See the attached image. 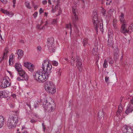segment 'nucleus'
I'll return each instance as SVG.
<instances>
[{
  "instance_id": "1",
  "label": "nucleus",
  "mask_w": 133,
  "mask_h": 133,
  "mask_svg": "<svg viewBox=\"0 0 133 133\" xmlns=\"http://www.w3.org/2000/svg\"><path fill=\"white\" fill-rule=\"evenodd\" d=\"M52 67V65L47 60H44L43 63L42 67L43 70L41 72V76H42V78L44 80L43 81H41L40 83H44L48 79L51 73Z\"/></svg>"
},
{
  "instance_id": "2",
  "label": "nucleus",
  "mask_w": 133,
  "mask_h": 133,
  "mask_svg": "<svg viewBox=\"0 0 133 133\" xmlns=\"http://www.w3.org/2000/svg\"><path fill=\"white\" fill-rule=\"evenodd\" d=\"M13 114L10 116L7 122V126L9 129L15 128L18 122V111H13Z\"/></svg>"
},
{
  "instance_id": "3",
  "label": "nucleus",
  "mask_w": 133,
  "mask_h": 133,
  "mask_svg": "<svg viewBox=\"0 0 133 133\" xmlns=\"http://www.w3.org/2000/svg\"><path fill=\"white\" fill-rule=\"evenodd\" d=\"M92 22L95 29L97 30L99 28L102 32L103 31V25L102 20L98 17L96 11H93L92 14Z\"/></svg>"
},
{
  "instance_id": "4",
  "label": "nucleus",
  "mask_w": 133,
  "mask_h": 133,
  "mask_svg": "<svg viewBox=\"0 0 133 133\" xmlns=\"http://www.w3.org/2000/svg\"><path fill=\"white\" fill-rule=\"evenodd\" d=\"M46 101L45 103L43 104L44 109L45 110H47L49 112H52L54 110V108L52 106V104H53V105L55 106L53 101L52 98H50L46 100Z\"/></svg>"
},
{
  "instance_id": "5",
  "label": "nucleus",
  "mask_w": 133,
  "mask_h": 133,
  "mask_svg": "<svg viewBox=\"0 0 133 133\" xmlns=\"http://www.w3.org/2000/svg\"><path fill=\"white\" fill-rule=\"evenodd\" d=\"M1 87L3 89L5 88L11 86V81L8 76H6L1 79Z\"/></svg>"
},
{
  "instance_id": "6",
  "label": "nucleus",
  "mask_w": 133,
  "mask_h": 133,
  "mask_svg": "<svg viewBox=\"0 0 133 133\" xmlns=\"http://www.w3.org/2000/svg\"><path fill=\"white\" fill-rule=\"evenodd\" d=\"M54 39L53 37L49 38L47 39V44L49 51L50 52H55L56 48L54 46Z\"/></svg>"
},
{
  "instance_id": "7",
  "label": "nucleus",
  "mask_w": 133,
  "mask_h": 133,
  "mask_svg": "<svg viewBox=\"0 0 133 133\" xmlns=\"http://www.w3.org/2000/svg\"><path fill=\"white\" fill-rule=\"evenodd\" d=\"M76 7H74L72 8V11L73 13V15L72 17L74 25L75 27L77 28V26L76 24V22L78 20V17L76 13Z\"/></svg>"
},
{
  "instance_id": "8",
  "label": "nucleus",
  "mask_w": 133,
  "mask_h": 133,
  "mask_svg": "<svg viewBox=\"0 0 133 133\" xmlns=\"http://www.w3.org/2000/svg\"><path fill=\"white\" fill-rule=\"evenodd\" d=\"M41 73L37 71L34 72L33 74V77L34 79L37 81L41 82V81H44V79L42 78V76H41Z\"/></svg>"
},
{
  "instance_id": "9",
  "label": "nucleus",
  "mask_w": 133,
  "mask_h": 133,
  "mask_svg": "<svg viewBox=\"0 0 133 133\" xmlns=\"http://www.w3.org/2000/svg\"><path fill=\"white\" fill-rule=\"evenodd\" d=\"M72 61H71V63L72 65H74L75 63V61H76V64L77 66L81 67L82 65V60L80 58L78 57H76L75 59V58H73L72 57L71 58Z\"/></svg>"
},
{
  "instance_id": "10",
  "label": "nucleus",
  "mask_w": 133,
  "mask_h": 133,
  "mask_svg": "<svg viewBox=\"0 0 133 133\" xmlns=\"http://www.w3.org/2000/svg\"><path fill=\"white\" fill-rule=\"evenodd\" d=\"M54 85L52 82L50 81H47L46 82L44 88L46 91L47 92H50V89H51V88Z\"/></svg>"
},
{
  "instance_id": "11",
  "label": "nucleus",
  "mask_w": 133,
  "mask_h": 133,
  "mask_svg": "<svg viewBox=\"0 0 133 133\" xmlns=\"http://www.w3.org/2000/svg\"><path fill=\"white\" fill-rule=\"evenodd\" d=\"M123 132L124 133H133V129L129 126H125L123 127Z\"/></svg>"
},
{
  "instance_id": "12",
  "label": "nucleus",
  "mask_w": 133,
  "mask_h": 133,
  "mask_svg": "<svg viewBox=\"0 0 133 133\" xmlns=\"http://www.w3.org/2000/svg\"><path fill=\"white\" fill-rule=\"evenodd\" d=\"M24 65L30 71H32L34 70V65L28 62H26L24 63Z\"/></svg>"
},
{
  "instance_id": "13",
  "label": "nucleus",
  "mask_w": 133,
  "mask_h": 133,
  "mask_svg": "<svg viewBox=\"0 0 133 133\" xmlns=\"http://www.w3.org/2000/svg\"><path fill=\"white\" fill-rule=\"evenodd\" d=\"M19 75L24 79V80H27L28 79V76L26 74L25 72L21 69L18 71Z\"/></svg>"
},
{
  "instance_id": "14",
  "label": "nucleus",
  "mask_w": 133,
  "mask_h": 133,
  "mask_svg": "<svg viewBox=\"0 0 133 133\" xmlns=\"http://www.w3.org/2000/svg\"><path fill=\"white\" fill-rule=\"evenodd\" d=\"M114 60L116 61L118 58L119 55V50L117 47L116 48L114 51Z\"/></svg>"
},
{
  "instance_id": "15",
  "label": "nucleus",
  "mask_w": 133,
  "mask_h": 133,
  "mask_svg": "<svg viewBox=\"0 0 133 133\" xmlns=\"http://www.w3.org/2000/svg\"><path fill=\"white\" fill-rule=\"evenodd\" d=\"M133 111V105L130 103L127 107L125 111V113L128 114L132 112Z\"/></svg>"
},
{
  "instance_id": "16",
  "label": "nucleus",
  "mask_w": 133,
  "mask_h": 133,
  "mask_svg": "<svg viewBox=\"0 0 133 133\" xmlns=\"http://www.w3.org/2000/svg\"><path fill=\"white\" fill-rule=\"evenodd\" d=\"M126 24L123 23L121 26V31L123 34L125 33H128L129 32L128 30H127Z\"/></svg>"
},
{
  "instance_id": "17",
  "label": "nucleus",
  "mask_w": 133,
  "mask_h": 133,
  "mask_svg": "<svg viewBox=\"0 0 133 133\" xmlns=\"http://www.w3.org/2000/svg\"><path fill=\"white\" fill-rule=\"evenodd\" d=\"M1 11L3 13L6 14V15L9 16L10 17H12L14 15V14L11 12H9L7 10H4L2 9H1Z\"/></svg>"
},
{
  "instance_id": "18",
  "label": "nucleus",
  "mask_w": 133,
  "mask_h": 133,
  "mask_svg": "<svg viewBox=\"0 0 133 133\" xmlns=\"http://www.w3.org/2000/svg\"><path fill=\"white\" fill-rule=\"evenodd\" d=\"M17 53L18 55V59L19 60L21 59L23 55V51L21 49H18L17 51Z\"/></svg>"
},
{
  "instance_id": "19",
  "label": "nucleus",
  "mask_w": 133,
  "mask_h": 133,
  "mask_svg": "<svg viewBox=\"0 0 133 133\" xmlns=\"http://www.w3.org/2000/svg\"><path fill=\"white\" fill-rule=\"evenodd\" d=\"M8 47H6L5 49L3 51V57L5 58V59L7 57V54L8 53Z\"/></svg>"
},
{
  "instance_id": "20",
  "label": "nucleus",
  "mask_w": 133,
  "mask_h": 133,
  "mask_svg": "<svg viewBox=\"0 0 133 133\" xmlns=\"http://www.w3.org/2000/svg\"><path fill=\"white\" fill-rule=\"evenodd\" d=\"M4 121V118L2 116H0V128L3 126Z\"/></svg>"
},
{
  "instance_id": "21",
  "label": "nucleus",
  "mask_w": 133,
  "mask_h": 133,
  "mask_svg": "<svg viewBox=\"0 0 133 133\" xmlns=\"http://www.w3.org/2000/svg\"><path fill=\"white\" fill-rule=\"evenodd\" d=\"M15 68L17 71L22 69L21 65L20 64L18 63H16L15 64Z\"/></svg>"
},
{
  "instance_id": "22",
  "label": "nucleus",
  "mask_w": 133,
  "mask_h": 133,
  "mask_svg": "<svg viewBox=\"0 0 133 133\" xmlns=\"http://www.w3.org/2000/svg\"><path fill=\"white\" fill-rule=\"evenodd\" d=\"M120 21L121 23H124L125 21L124 15L123 13H121L119 16Z\"/></svg>"
},
{
  "instance_id": "23",
  "label": "nucleus",
  "mask_w": 133,
  "mask_h": 133,
  "mask_svg": "<svg viewBox=\"0 0 133 133\" xmlns=\"http://www.w3.org/2000/svg\"><path fill=\"white\" fill-rule=\"evenodd\" d=\"M104 116V115L103 111H100L98 112V117L99 119H101L102 117H103Z\"/></svg>"
},
{
  "instance_id": "24",
  "label": "nucleus",
  "mask_w": 133,
  "mask_h": 133,
  "mask_svg": "<svg viewBox=\"0 0 133 133\" xmlns=\"http://www.w3.org/2000/svg\"><path fill=\"white\" fill-rule=\"evenodd\" d=\"M97 49L98 48L97 47L96 48H95L93 49L92 50V53L94 55L97 56L98 55V53L97 52Z\"/></svg>"
},
{
  "instance_id": "25",
  "label": "nucleus",
  "mask_w": 133,
  "mask_h": 133,
  "mask_svg": "<svg viewBox=\"0 0 133 133\" xmlns=\"http://www.w3.org/2000/svg\"><path fill=\"white\" fill-rule=\"evenodd\" d=\"M65 28L67 29L70 28V35H71L72 32V26L71 24H66Z\"/></svg>"
},
{
  "instance_id": "26",
  "label": "nucleus",
  "mask_w": 133,
  "mask_h": 133,
  "mask_svg": "<svg viewBox=\"0 0 133 133\" xmlns=\"http://www.w3.org/2000/svg\"><path fill=\"white\" fill-rule=\"evenodd\" d=\"M114 42L112 40L108 39L107 42V44L108 46H110L113 44Z\"/></svg>"
},
{
  "instance_id": "27",
  "label": "nucleus",
  "mask_w": 133,
  "mask_h": 133,
  "mask_svg": "<svg viewBox=\"0 0 133 133\" xmlns=\"http://www.w3.org/2000/svg\"><path fill=\"white\" fill-rule=\"evenodd\" d=\"M88 39L87 38H85L84 39L83 41V46H85L88 43Z\"/></svg>"
},
{
  "instance_id": "28",
  "label": "nucleus",
  "mask_w": 133,
  "mask_h": 133,
  "mask_svg": "<svg viewBox=\"0 0 133 133\" xmlns=\"http://www.w3.org/2000/svg\"><path fill=\"white\" fill-rule=\"evenodd\" d=\"M25 128L24 126H23L21 128V131H20L18 132V133H28L26 130H23Z\"/></svg>"
},
{
  "instance_id": "29",
  "label": "nucleus",
  "mask_w": 133,
  "mask_h": 133,
  "mask_svg": "<svg viewBox=\"0 0 133 133\" xmlns=\"http://www.w3.org/2000/svg\"><path fill=\"white\" fill-rule=\"evenodd\" d=\"M0 97L1 98H5L7 97L5 94H4V92L3 91H0Z\"/></svg>"
},
{
  "instance_id": "30",
  "label": "nucleus",
  "mask_w": 133,
  "mask_h": 133,
  "mask_svg": "<svg viewBox=\"0 0 133 133\" xmlns=\"http://www.w3.org/2000/svg\"><path fill=\"white\" fill-rule=\"evenodd\" d=\"M51 89H50V92H48L51 93V94L54 93L55 91V89L54 88V85L53 86V87H52L51 88Z\"/></svg>"
},
{
  "instance_id": "31",
  "label": "nucleus",
  "mask_w": 133,
  "mask_h": 133,
  "mask_svg": "<svg viewBox=\"0 0 133 133\" xmlns=\"http://www.w3.org/2000/svg\"><path fill=\"white\" fill-rule=\"evenodd\" d=\"M108 66V61L106 59L104 60V63H103V67L105 68H107Z\"/></svg>"
},
{
  "instance_id": "32",
  "label": "nucleus",
  "mask_w": 133,
  "mask_h": 133,
  "mask_svg": "<svg viewBox=\"0 0 133 133\" xmlns=\"http://www.w3.org/2000/svg\"><path fill=\"white\" fill-rule=\"evenodd\" d=\"M116 23L117 22L115 20V19H114L113 20V25L115 29H116L117 28L116 24Z\"/></svg>"
},
{
  "instance_id": "33",
  "label": "nucleus",
  "mask_w": 133,
  "mask_h": 133,
  "mask_svg": "<svg viewBox=\"0 0 133 133\" xmlns=\"http://www.w3.org/2000/svg\"><path fill=\"white\" fill-rule=\"evenodd\" d=\"M60 70L61 69L59 68L57 69L56 70L57 75L58 77H59L61 76V72L60 71Z\"/></svg>"
},
{
  "instance_id": "34",
  "label": "nucleus",
  "mask_w": 133,
  "mask_h": 133,
  "mask_svg": "<svg viewBox=\"0 0 133 133\" xmlns=\"http://www.w3.org/2000/svg\"><path fill=\"white\" fill-rule=\"evenodd\" d=\"M25 3L26 6L27 8L30 9H31V6L30 5V4L29 2H25Z\"/></svg>"
},
{
  "instance_id": "35",
  "label": "nucleus",
  "mask_w": 133,
  "mask_h": 133,
  "mask_svg": "<svg viewBox=\"0 0 133 133\" xmlns=\"http://www.w3.org/2000/svg\"><path fill=\"white\" fill-rule=\"evenodd\" d=\"M108 61L110 64H112L113 63V61L111 57H109V58Z\"/></svg>"
},
{
  "instance_id": "36",
  "label": "nucleus",
  "mask_w": 133,
  "mask_h": 133,
  "mask_svg": "<svg viewBox=\"0 0 133 133\" xmlns=\"http://www.w3.org/2000/svg\"><path fill=\"white\" fill-rule=\"evenodd\" d=\"M41 25L38 24L37 25L36 27L39 30L43 29L44 28V26H43L42 28H41Z\"/></svg>"
},
{
  "instance_id": "37",
  "label": "nucleus",
  "mask_w": 133,
  "mask_h": 133,
  "mask_svg": "<svg viewBox=\"0 0 133 133\" xmlns=\"http://www.w3.org/2000/svg\"><path fill=\"white\" fill-rule=\"evenodd\" d=\"M52 64L53 65L55 66H57L58 64V62L56 61H52Z\"/></svg>"
},
{
  "instance_id": "38",
  "label": "nucleus",
  "mask_w": 133,
  "mask_h": 133,
  "mask_svg": "<svg viewBox=\"0 0 133 133\" xmlns=\"http://www.w3.org/2000/svg\"><path fill=\"white\" fill-rule=\"evenodd\" d=\"M32 5L35 10H36L38 8V6L37 5H35L33 2L32 4Z\"/></svg>"
},
{
  "instance_id": "39",
  "label": "nucleus",
  "mask_w": 133,
  "mask_h": 133,
  "mask_svg": "<svg viewBox=\"0 0 133 133\" xmlns=\"http://www.w3.org/2000/svg\"><path fill=\"white\" fill-rule=\"evenodd\" d=\"M57 19H54L52 22V23L53 24H56L57 22Z\"/></svg>"
},
{
  "instance_id": "40",
  "label": "nucleus",
  "mask_w": 133,
  "mask_h": 133,
  "mask_svg": "<svg viewBox=\"0 0 133 133\" xmlns=\"http://www.w3.org/2000/svg\"><path fill=\"white\" fill-rule=\"evenodd\" d=\"M42 125L43 127V131L44 132H45V130L46 128L45 125L43 123H42Z\"/></svg>"
},
{
  "instance_id": "41",
  "label": "nucleus",
  "mask_w": 133,
  "mask_h": 133,
  "mask_svg": "<svg viewBox=\"0 0 133 133\" xmlns=\"http://www.w3.org/2000/svg\"><path fill=\"white\" fill-rule=\"evenodd\" d=\"M102 12L103 16H105L106 14V10L104 9H103Z\"/></svg>"
},
{
  "instance_id": "42",
  "label": "nucleus",
  "mask_w": 133,
  "mask_h": 133,
  "mask_svg": "<svg viewBox=\"0 0 133 133\" xmlns=\"http://www.w3.org/2000/svg\"><path fill=\"white\" fill-rule=\"evenodd\" d=\"M129 29L131 30H133V24H130V26L129 27Z\"/></svg>"
},
{
  "instance_id": "43",
  "label": "nucleus",
  "mask_w": 133,
  "mask_h": 133,
  "mask_svg": "<svg viewBox=\"0 0 133 133\" xmlns=\"http://www.w3.org/2000/svg\"><path fill=\"white\" fill-rule=\"evenodd\" d=\"M34 107L35 108H36L37 107H38V103L37 102L35 103L34 104Z\"/></svg>"
},
{
  "instance_id": "44",
  "label": "nucleus",
  "mask_w": 133,
  "mask_h": 133,
  "mask_svg": "<svg viewBox=\"0 0 133 133\" xmlns=\"http://www.w3.org/2000/svg\"><path fill=\"white\" fill-rule=\"evenodd\" d=\"M122 110L121 109V110L118 109V111H117V112H116L117 114V115H118V114L119 115L120 114V113L122 111Z\"/></svg>"
},
{
  "instance_id": "45",
  "label": "nucleus",
  "mask_w": 133,
  "mask_h": 133,
  "mask_svg": "<svg viewBox=\"0 0 133 133\" xmlns=\"http://www.w3.org/2000/svg\"><path fill=\"white\" fill-rule=\"evenodd\" d=\"M38 12H35L33 15L34 18H36L37 16Z\"/></svg>"
},
{
  "instance_id": "46",
  "label": "nucleus",
  "mask_w": 133,
  "mask_h": 133,
  "mask_svg": "<svg viewBox=\"0 0 133 133\" xmlns=\"http://www.w3.org/2000/svg\"><path fill=\"white\" fill-rule=\"evenodd\" d=\"M36 122V121L34 119H31L30 121V122L32 123H35Z\"/></svg>"
},
{
  "instance_id": "47",
  "label": "nucleus",
  "mask_w": 133,
  "mask_h": 133,
  "mask_svg": "<svg viewBox=\"0 0 133 133\" xmlns=\"http://www.w3.org/2000/svg\"><path fill=\"white\" fill-rule=\"evenodd\" d=\"M43 12V10L42 9V8H40L39 12L40 14H41Z\"/></svg>"
},
{
  "instance_id": "48",
  "label": "nucleus",
  "mask_w": 133,
  "mask_h": 133,
  "mask_svg": "<svg viewBox=\"0 0 133 133\" xmlns=\"http://www.w3.org/2000/svg\"><path fill=\"white\" fill-rule=\"evenodd\" d=\"M47 1L46 0H44L42 2V3L44 5H45L47 4Z\"/></svg>"
},
{
  "instance_id": "49",
  "label": "nucleus",
  "mask_w": 133,
  "mask_h": 133,
  "mask_svg": "<svg viewBox=\"0 0 133 133\" xmlns=\"http://www.w3.org/2000/svg\"><path fill=\"white\" fill-rule=\"evenodd\" d=\"M17 79L18 81H23L24 80V79H21V78L19 77H18L17 78Z\"/></svg>"
},
{
  "instance_id": "50",
  "label": "nucleus",
  "mask_w": 133,
  "mask_h": 133,
  "mask_svg": "<svg viewBox=\"0 0 133 133\" xmlns=\"http://www.w3.org/2000/svg\"><path fill=\"white\" fill-rule=\"evenodd\" d=\"M109 79V77L107 76H106L105 77V81L107 83L108 82V80Z\"/></svg>"
},
{
  "instance_id": "51",
  "label": "nucleus",
  "mask_w": 133,
  "mask_h": 133,
  "mask_svg": "<svg viewBox=\"0 0 133 133\" xmlns=\"http://www.w3.org/2000/svg\"><path fill=\"white\" fill-rule=\"evenodd\" d=\"M41 47L40 46H38L37 47V49L38 51H40L41 50Z\"/></svg>"
},
{
  "instance_id": "52",
  "label": "nucleus",
  "mask_w": 133,
  "mask_h": 133,
  "mask_svg": "<svg viewBox=\"0 0 133 133\" xmlns=\"http://www.w3.org/2000/svg\"><path fill=\"white\" fill-rule=\"evenodd\" d=\"M12 2L13 4V6L15 7V4L16 3V0H12Z\"/></svg>"
},
{
  "instance_id": "53",
  "label": "nucleus",
  "mask_w": 133,
  "mask_h": 133,
  "mask_svg": "<svg viewBox=\"0 0 133 133\" xmlns=\"http://www.w3.org/2000/svg\"><path fill=\"white\" fill-rule=\"evenodd\" d=\"M0 1L4 4H5L6 2V0H0Z\"/></svg>"
},
{
  "instance_id": "54",
  "label": "nucleus",
  "mask_w": 133,
  "mask_h": 133,
  "mask_svg": "<svg viewBox=\"0 0 133 133\" xmlns=\"http://www.w3.org/2000/svg\"><path fill=\"white\" fill-rule=\"evenodd\" d=\"M56 11V9L55 8H52V12L53 13H54Z\"/></svg>"
},
{
  "instance_id": "55",
  "label": "nucleus",
  "mask_w": 133,
  "mask_h": 133,
  "mask_svg": "<svg viewBox=\"0 0 133 133\" xmlns=\"http://www.w3.org/2000/svg\"><path fill=\"white\" fill-rule=\"evenodd\" d=\"M120 104H121L120 106H119L118 107V109H120V110H123V108L121 106V103Z\"/></svg>"
},
{
  "instance_id": "56",
  "label": "nucleus",
  "mask_w": 133,
  "mask_h": 133,
  "mask_svg": "<svg viewBox=\"0 0 133 133\" xmlns=\"http://www.w3.org/2000/svg\"><path fill=\"white\" fill-rule=\"evenodd\" d=\"M4 59H5V58H3V57H1L0 58V63L2 61V60Z\"/></svg>"
},
{
  "instance_id": "57",
  "label": "nucleus",
  "mask_w": 133,
  "mask_h": 133,
  "mask_svg": "<svg viewBox=\"0 0 133 133\" xmlns=\"http://www.w3.org/2000/svg\"><path fill=\"white\" fill-rule=\"evenodd\" d=\"M12 59H12L11 60L10 59H10H9V65H10V64H11V62L12 60Z\"/></svg>"
},
{
  "instance_id": "58",
  "label": "nucleus",
  "mask_w": 133,
  "mask_h": 133,
  "mask_svg": "<svg viewBox=\"0 0 133 133\" xmlns=\"http://www.w3.org/2000/svg\"><path fill=\"white\" fill-rule=\"evenodd\" d=\"M130 103L132 105H133V97L132 99L131 100Z\"/></svg>"
},
{
  "instance_id": "59",
  "label": "nucleus",
  "mask_w": 133,
  "mask_h": 133,
  "mask_svg": "<svg viewBox=\"0 0 133 133\" xmlns=\"http://www.w3.org/2000/svg\"><path fill=\"white\" fill-rule=\"evenodd\" d=\"M26 105L28 106L29 107V108L30 109H31V105L30 104L27 103Z\"/></svg>"
},
{
  "instance_id": "60",
  "label": "nucleus",
  "mask_w": 133,
  "mask_h": 133,
  "mask_svg": "<svg viewBox=\"0 0 133 133\" xmlns=\"http://www.w3.org/2000/svg\"><path fill=\"white\" fill-rule=\"evenodd\" d=\"M10 107L11 108H13L14 107V105H13L12 104H10Z\"/></svg>"
},
{
  "instance_id": "61",
  "label": "nucleus",
  "mask_w": 133,
  "mask_h": 133,
  "mask_svg": "<svg viewBox=\"0 0 133 133\" xmlns=\"http://www.w3.org/2000/svg\"><path fill=\"white\" fill-rule=\"evenodd\" d=\"M48 24V21H46V23H45V24L44 25V26H46Z\"/></svg>"
},
{
  "instance_id": "62",
  "label": "nucleus",
  "mask_w": 133,
  "mask_h": 133,
  "mask_svg": "<svg viewBox=\"0 0 133 133\" xmlns=\"http://www.w3.org/2000/svg\"><path fill=\"white\" fill-rule=\"evenodd\" d=\"M48 2L50 4H51V0H48Z\"/></svg>"
},
{
  "instance_id": "63",
  "label": "nucleus",
  "mask_w": 133,
  "mask_h": 133,
  "mask_svg": "<svg viewBox=\"0 0 133 133\" xmlns=\"http://www.w3.org/2000/svg\"><path fill=\"white\" fill-rule=\"evenodd\" d=\"M48 13L47 12H45L44 14V15L46 16H47L48 15Z\"/></svg>"
},
{
  "instance_id": "64",
  "label": "nucleus",
  "mask_w": 133,
  "mask_h": 133,
  "mask_svg": "<svg viewBox=\"0 0 133 133\" xmlns=\"http://www.w3.org/2000/svg\"><path fill=\"white\" fill-rule=\"evenodd\" d=\"M123 98L122 97H121V98L120 99V101L121 102L122 101V100H123Z\"/></svg>"
}]
</instances>
